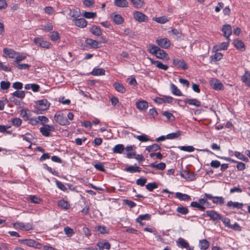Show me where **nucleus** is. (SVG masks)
Instances as JSON below:
<instances>
[{
	"instance_id": "nucleus-34",
	"label": "nucleus",
	"mask_w": 250,
	"mask_h": 250,
	"mask_svg": "<svg viewBox=\"0 0 250 250\" xmlns=\"http://www.w3.org/2000/svg\"><path fill=\"white\" fill-rule=\"evenodd\" d=\"M223 55L221 53H216L214 55H212L210 57V62H216L219 61L223 58Z\"/></svg>"
},
{
	"instance_id": "nucleus-63",
	"label": "nucleus",
	"mask_w": 250,
	"mask_h": 250,
	"mask_svg": "<svg viewBox=\"0 0 250 250\" xmlns=\"http://www.w3.org/2000/svg\"><path fill=\"white\" fill-rule=\"evenodd\" d=\"M9 101L13 103L16 105H20L21 103L20 100H18L13 96L9 97L8 101Z\"/></svg>"
},
{
	"instance_id": "nucleus-35",
	"label": "nucleus",
	"mask_w": 250,
	"mask_h": 250,
	"mask_svg": "<svg viewBox=\"0 0 250 250\" xmlns=\"http://www.w3.org/2000/svg\"><path fill=\"white\" fill-rule=\"evenodd\" d=\"M124 171L131 173L135 172H140L141 171V168L139 167H134L133 166H130L128 167H125L124 169Z\"/></svg>"
},
{
	"instance_id": "nucleus-32",
	"label": "nucleus",
	"mask_w": 250,
	"mask_h": 250,
	"mask_svg": "<svg viewBox=\"0 0 250 250\" xmlns=\"http://www.w3.org/2000/svg\"><path fill=\"white\" fill-rule=\"evenodd\" d=\"M113 87L119 92L121 93H124L125 92V88L121 83L115 82L113 84Z\"/></svg>"
},
{
	"instance_id": "nucleus-62",
	"label": "nucleus",
	"mask_w": 250,
	"mask_h": 250,
	"mask_svg": "<svg viewBox=\"0 0 250 250\" xmlns=\"http://www.w3.org/2000/svg\"><path fill=\"white\" fill-rule=\"evenodd\" d=\"M29 199L32 203L35 204H39L41 201V199L35 195L30 196Z\"/></svg>"
},
{
	"instance_id": "nucleus-48",
	"label": "nucleus",
	"mask_w": 250,
	"mask_h": 250,
	"mask_svg": "<svg viewBox=\"0 0 250 250\" xmlns=\"http://www.w3.org/2000/svg\"><path fill=\"white\" fill-rule=\"evenodd\" d=\"M58 205L59 207L65 209H68L70 207L68 202L63 199L59 201Z\"/></svg>"
},
{
	"instance_id": "nucleus-19",
	"label": "nucleus",
	"mask_w": 250,
	"mask_h": 250,
	"mask_svg": "<svg viewBox=\"0 0 250 250\" xmlns=\"http://www.w3.org/2000/svg\"><path fill=\"white\" fill-rule=\"evenodd\" d=\"M229 42H223L218 45H215L213 48L214 51H217L219 50H225L228 49Z\"/></svg>"
},
{
	"instance_id": "nucleus-2",
	"label": "nucleus",
	"mask_w": 250,
	"mask_h": 250,
	"mask_svg": "<svg viewBox=\"0 0 250 250\" xmlns=\"http://www.w3.org/2000/svg\"><path fill=\"white\" fill-rule=\"evenodd\" d=\"M54 120L56 123L61 125H70V123L66 116L62 112H57L54 115Z\"/></svg>"
},
{
	"instance_id": "nucleus-45",
	"label": "nucleus",
	"mask_w": 250,
	"mask_h": 250,
	"mask_svg": "<svg viewBox=\"0 0 250 250\" xmlns=\"http://www.w3.org/2000/svg\"><path fill=\"white\" fill-rule=\"evenodd\" d=\"M162 115L165 116L168 121L173 122L175 120V118L174 115L168 111H163L162 113Z\"/></svg>"
},
{
	"instance_id": "nucleus-33",
	"label": "nucleus",
	"mask_w": 250,
	"mask_h": 250,
	"mask_svg": "<svg viewBox=\"0 0 250 250\" xmlns=\"http://www.w3.org/2000/svg\"><path fill=\"white\" fill-rule=\"evenodd\" d=\"M170 86L171 92L173 95L178 96L182 95V92L175 84L171 83Z\"/></svg>"
},
{
	"instance_id": "nucleus-58",
	"label": "nucleus",
	"mask_w": 250,
	"mask_h": 250,
	"mask_svg": "<svg viewBox=\"0 0 250 250\" xmlns=\"http://www.w3.org/2000/svg\"><path fill=\"white\" fill-rule=\"evenodd\" d=\"M11 122L13 125L19 127L21 125L22 120L20 118H15L12 119Z\"/></svg>"
},
{
	"instance_id": "nucleus-54",
	"label": "nucleus",
	"mask_w": 250,
	"mask_h": 250,
	"mask_svg": "<svg viewBox=\"0 0 250 250\" xmlns=\"http://www.w3.org/2000/svg\"><path fill=\"white\" fill-rule=\"evenodd\" d=\"M212 202L214 204L222 205L224 203V198L222 196H214Z\"/></svg>"
},
{
	"instance_id": "nucleus-38",
	"label": "nucleus",
	"mask_w": 250,
	"mask_h": 250,
	"mask_svg": "<svg viewBox=\"0 0 250 250\" xmlns=\"http://www.w3.org/2000/svg\"><path fill=\"white\" fill-rule=\"evenodd\" d=\"M176 211L182 215H187L189 212L188 208L182 205L178 206L177 208Z\"/></svg>"
},
{
	"instance_id": "nucleus-42",
	"label": "nucleus",
	"mask_w": 250,
	"mask_h": 250,
	"mask_svg": "<svg viewBox=\"0 0 250 250\" xmlns=\"http://www.w3.org/2000/svg\"><path fill=\"white\" fill-rule=\"evenodd\" d=\"M149 167L152 168H155L157 169L164 170L166 168V165L165 163L161 162L158 164L151 163L149 165Z\"/></svg>"
},
{
	"instance_id": "nucleus-15",
	"label": "nucleus",
	"mask_w": 250,
	"mask_h": 250,
	"mask_svg": "<svg viewBox=\"0 0 250 250\" xmlns=\"http://www.w3.org/2000/svg\"><path fill=\"white\" fill-rule=\"evenodd\" d=\"M89 31L93 35L96 36H100L102 34V31L100 26L96 25H93L91 27H90Z\"/></svg>"
},
{
	"instance_id": "nucleus-8",
	"label": "nucleus",
	"mask_w": 250,
	"mask_h": 250,
	"mask_svg": "<svg viewBox=\"0 0 250 250\" xmlns=\"http://www.w3.org/2000/svg\"><path fill=\"white\" fill-rule=\"evenodd\" d=\"M34 41L37 45L44 48H49L51 45L49 42L44 41L42 38H36Z\"/></svg>"
},
{
	"instance_id": "nucleus-22",
	"label": "nucleus",
	"mask_w": 250,
	"mask_h": 250,
	"mask_svg": "<svg viewBox=\"0 0 250 250\" xmlns=\"http://www.w3.org/2000/svg\"><path fill=\"white\" fill-rule=\"evenodd\" d=\"M112 15V19L115 24H121L124 22V19L121 15L116 13H113Z\"/></svg>"
},
{
	"instance_id": "nucleus-14",
	"label": "nucleus",
	"mask_w": 250,
	"mask_h": 250,
	"mask_svg": "<svg viewBox=\"0 0 250 250\" xmlns=\"http://www.w3.org/2000/svg\"><path fill=\"white\" fill-rule=\"evenodd\" d=\"M97 246L99 247V250H103L104 249L109 250L110 249V244L106 240H103L99 241Z\"/></svg>"
},
{
	"instance_id": "nucleus-55",
	"label": "nucleus",
	"mask_w": 250,
	"mask_h": 250,
	"mask_svg": "<svg viewBox=\"0 0 250 250\" xmlns=\"http://www.w3.org/2000/svg\"><path fill=\"white\" fill-rule=\"evenodd\" d=\"M10 83L9 81H2L0 83V88L2 90H8L10 86Z\"/></svg>"
},
{
	"instance_id": "nucleus-10",
	"label": "nucleus",
	"mask_w": 250,
	"mask_h": 250,
	"mask_svg": "<svg viewBox=\"0 0 250 250\" xmlns=\"http://www.w3.org/2000/svg\"><path fill=\"white\" fill-rule=\"evenodd\" d=\"M156 42L159 46L165 49L168 48L171 45L170 40L166 38L157 40Z\"/></svg>"
},
{
	"instance_id": "nucleus-37",
	"label": "nucleus",
	"mask_w": 250,
	"mask_h": 250,
	"mask_svg": "<svg viewBox=\"0 0 250 250\" xmlns=\"http://www.w3.org/2000/svg\"><path fill=\"white\" fill-rule=\"evenodd\" d=\"M19 241L23 244H25L29 247H34L36 244V241L32 239H20Z\"/></svg>"
},
{
	"instance_id": "nucleus-3",
	"label": "nucleus",
	"mask_w": 250,
	"mask_h": 250,
	"mask_svg": "<svg viewBox=\"0 0 250 250\" xmlns=\"http://www.w3.org/2000/svg\"><path fill=\"white\" fill-rule=\"evenodd\" d=\"M85 42L86 44L82 43L81 45V47L83 50H87L88 48V45H89L91 48L97 49L99 47V44L101 42H98L90 38L86 39Z\"/></svg>"
},
{
	"instance_id": "nucleus-53",
	"label": "nucleus",
	"mask_w": 250,
	"mask_h": 250,
	"mask_svg": "<svg viewBox=\"0 0 250 250\" xmlns=\"http://www.w3.org/2000/svg\"><path fill=\"white\" fill-rule=\"evenodd\" d=\"M134 137H136L139 141L141 142H146L150 140L151 141V140L148 138L146 134H142L138 136L134 135Z\"/></svg>"
},
{
	"instance_id": "nucleus-20",
	"label": "nucleus",
	"mask_w": 250,
	"mask_h": 250,
	"mask_svg": "<svg viewBox=\"0 0 250 250\" xmlns=\"http://www.w3.org/2000/svg\"><path fill=\"white\" fill-rule=\"evenodd\" d=\"M155 57L157 58L165 59L166 60H168L169 59L168 55L166 52L160 49V48H159V50L157 52V54H156Z\"/></svg>"
},
{
	"instance_id": "nucleus-5",
	"label": "nucleus",
	"mask_w": 250,
	"mask_h": 250,
	"mask_svg": "<svg viewBox=\"0 0 250 250\" xmlns=\"http://www.w3.org/2000/svg\"><path fill=\"white\" fill-rule=\"evenodd\" d=\"M55 130L53 125L47 124H43V126L40 128V131L42 135L45 137H48L50 135V132Z\"/></svg>"
},
{
	"instance_id": "nucleus-40",
	"label": "nucleus",
	"mask_w": 250,
	"mask_h": 250,
	"mask_svg": "<svg viewBox=\"0 0 250 250\" xmlns=\"http://www.w3.org/2000/svg\"><path fill=\"white\" fill-rule=\"evenodd\" d=\"M125 149V146L123 144H118L115 146L113 148V152L114 153L121 154Z\"/></svg>"
},
{
	"instance_id": "nucleus-30",
	"label": "nucleus",
	"mask_w": 250,
	"mask_h": 250,
	"mask_svg": "<svg viewBox=\"0 0 250 250\" xmlns=\"http://www.w3.org/2000/svg\"><path fill=\"white\" fill-rule=\"evenodd\" d=\"M227 206L229 208H235L238 209H241L243 207V204L237 202H232L231 201H229L227 203Z\"/></svg>"
},
{
	"instance_id": "nucleus-18",
	"label": "nucleus",
	"mask_w": 250,
	"mask_h": 250,
	"mask_svg": "<svg viewBox=\"0 0 250 250\" xmlns=\"http://www.w3.org/2000/svg\"><path fill=\"white\" fill-rule=\"evenodd\" d=\"M234 46L238 49L244 51L245 50V45L244 43L239 39H236L233 41Z\"/></svg>"
},
{
	"instance_id": "nucleus-39",
	"label": "nucleus",
	"mask_w": 250,
	"mask_h": 250,
	"mask_svg": "<svg viewBox=\"0 0 250 250\" xmlns=\"http://www.w3.org/2000/svg\"><path fill=\"white\" fill-rule=\"evenodd\" d=\"M3 53L6 55L8 56L10 58H14L16 57L17 53H16L14 50L11 49H8L7 48H4L3 49Z\"/></svg>"
},
{
	"instance_id": "nucleus-23",
	"label": "nucleus",
	"mask_w": 250,
	"mask_h": 250,
	"mask_svg": "<svg viewBox=\"0 0 250 250\" xmlns=\"http://www.w3.org/2000/svg\"><path fill=\"white\" fill-rule=\"evenodd\" d=\"M184 102L185 104L193 105L197 107L201 106V102L196 99H186L184 100Z\"/></svg>"
},
{
	"instance_id": "nucleus-59",
	"label": "nucleus",
	"mask_w": 250,
	"mask_h": 250,
	"mask_svg": "<svg viewBox=\"0 0 250 250\" xmlns=\"http://www.w3.org/2000/svg\"><path fill=\"white\" fill-rule=\"evenodd\" d=\"M178 148L181 150L187 152H192L195 150V148L192 146H179Z\"/></svg>"
},
{
	"instance_id": "nucleus-7",
	"label": "nucleus",
	"mask_w": 250,
	"mask_h": 250,
	"mask_svg": "<svg viewBox=\"0 0 250 250\" xmlns=\"http://www.w3.org/2000/svg\"><path fill=\"white\" fill-rule=\"evenodd\" d=\"M173 64L177 68L185 70L188 68L187 63L183 59L174 58L172 60Z\"/></svg>"
},
{
	"instance_id": "nucleus-50",
	"label": "nucleus",
	"mask_w": 250,
	"mask_h": 250,
	"mask_svg": "<svg viewBox=\"0 0 250 250\" xmlns=\"http://www.w3.org/2000/svg\"><path fill=\"white\" fill-rule=\"evenodd\" d=\"M83 16L87 19H93L96 17L97 13L96 12L85 11L83 13Z\"/></svg>"
},
{
	"instance_id": "nucleus-31",
	"label": "nucleus",
	"mask_w": 250,
	"mask_h": 250,
	"mask_svg": "<svg viewBox=\"0 0 250 250\" xmlns=\"http://www.w3.org/2000/svg\"><path fill=\"white\" fill-rule=\"evenodd\" d=\"M115 5L119 7H127L128 5V2L126 0H115L114 1Z\"/></svg>"
},
{
	"instance_id": "nucleus-9",
	"label": "nucleus",
	"mask_w": 250,
	"mask_h": 250,
	"mask_svg": "<svg viewBox=\"0 0 250 250\" xmlns=\"http://www.w3.org/2000/svg\"><path fill=\"white\" fill-rule=\"evenodd\" d=\"M221 31L223 33V35L226 38L229 42L230 41L229 38L230 36L232 34V28L230 24H226L223 25Z\"/></svg>"
},
{
	"instance_id": "nucleus-61",
	"label": "nucleus",
	"mask_w": 250,
	"mask_h": 250,
	"mask_svg": "<svg viewBox=\"0 0 250 250\" xmlns=\"http://www.w3.org/2000/svg\"><path fill=\"white\" fill-rule=\"evenodd\" d=\"M56 185L57 187L62 190L63 191H65L67 190V188L65 187V186L60 181L56 180L55 181Z\"/></svg>"
},
{
	"instance_id": "nucleus-41",
	"label": "nucleus",
	"mask_w": 250,
	"mask_h": 250,
	"mask_svg": "<svg viewBox=\"0 0 250 250\" xmlns=\"http://www.w3.org/2000/svg\"><path fill=\"white\" fill-rule=\"evenodd\" d=\"M69 15L71 17L74 18V19H76L81 15L80 10L79 8H76L72 10H70Z\"/></svg>"
},
{
	"instance_id": "nucleus-56",
	"label": "nucleus",
	"mask_w": 250,
	"mask_h": 250,
	"mask_svg": "<svg viewBox=\"0 0 250 250\" xmlns=\"http://www.w3.org/2000/svg\"><path fill=\"white\" fill-rule=\"evenodd\" d=\"M64 231L67 236L71 237L74 233V230L69 227H65L64 228Z\"/></svg>"
},
{
	"instance_id": "nucleus-4",
	"label": "nucleus",
	"mask_w": 250,
	"mask_h": 250,
	"mask_svg": "<svg viewBox=\"0 0 250 250\" xmlns=\"http://www.w3.org/2000/svg\"><path fill=\"white\" fill-rule=\"evenodd\" d=\"M134 19L139 22H147L148 18L145 14L141 12L136 11L133 13Z\"/></svg>"
},
{
	"instance_id": "nucleus-36",
	"label": "nucleus",
	"mask_w": 250,
	"mask_h": 250,
	"mask_svg": "<svg viewBox=\"0 0 250 250\" xmlns=\"http://www.w3.org/2000/svg\"><path fill=\"white\" fill-rule=\"evenodd\" d=\"M27 91L16 90L13 93H11V95L15 97L21 99H23L25 96V93H27Z\"/></svg>"
},
{
	"instance_id": "nucleus-60",
	"label": "nucleus",
	"mask_w": 250,
	"mask_h": 250,
	"mask_svg": "<svg viewBox=\"0 0 250 250\" xmlns=\"http://www.w3.org/2000/svg\"><path fill=\"white\" fill-rule=\"evenodd\" d=\"M12 87L17 90H20L23 88V84L20 82H16L12 84Z\"/></svg>"
},
{
	"instance_id": "nucleus-49",
	"label": "nucleus",
	"mask_w": 250,
	"mask_h": 250,
	"mask_svg": "<svg viewBox=\"0 0 250 250\" xmlns=\"http://www.w3.org/2000/svg\"><path fill=\"white\" fill-rule=\"evenodd\" d=\"M97 228L100 234H104L108 233L109 232V229L105 226H99Z\"/></svg>"
},
{
	"instance_id": "nucleus-46",
	"label": "nucleus",
	"mask_w": 250,
	"mask_h": 250,
	"mask_svg": "<svg viewBox=\"0 0 250 250\" xmlns=\"http://www.w3.org/2000/svg\"><path fill=\"white\" fill-rule=\"evenodd\" d=\"M160 146L157 144H154L152 145L146 146V150L148 152L156 151L158 150H160Z\"/></svg>"
},
{
	"instance_id": "nucleus-44",
	"label": "nucleus",
	"mask_w": 250,
	"mask_h": 250,
	"mask_svg": "<svg viewBox=\"0 0 250 250\" xmlns=\"http://www.w3.org/2000/svg\"><path fill=\"white\" fill-rule=\"evenodd\" d=\"M209 242L206 239L201 240L199 241V246L201 250H206L209 247Z\"/></svg>"
},
{
	"instance_id": "nucleus-6",
	"label": "nucleus",
	"mask_w": 250,
	"mask_h": 250,
	"mask_svg": "<svg viewBox=\"0 0 250 250\" xmlns=\"http://www.w3.org/2000/svg\"><path fill=\"white\" fill-rule=\"evenodd\" d=\"M13 227L16 229H20L21 230H29L33 229V226L30 223H26L25 224L22 222H16L13 223Z\"/></svg>"
},
{
	"instance_id": "nucleus-64",
	"label": "nucleus",
	"mask_w": 250,
	"mask_h": 250,
	"mask_svg": "<svg viewBox=\"0 0 250 250\" xmlns=\"http://www.w3.org/2000/svg\"><path fill=\"white\" fill-rule=\"evenodd\" d=\"M124 203L125 205L128 206L131 208H133L136 206V204L135 203L127 199L124 200Z\"/></svg>"
},
{
	"instance_id": "nucleus-47",
	"label": "nucleus",
	"mask_w": 250,
	"mask_h": 250,
	"mask_svg": "<svg viewBox=\"0 0 250 250\" xmlns=\"http://www.w3.org/2000/svg\"><path fill=\"white\" fill-rule=\"evenodd\" d=\"M131 3L135 8L139 9L143 7L144 4L143 0H130Z\"/></svg>"
},
{
	"instance_id": "nucleus-16",
	"label": "nucleus",
	"mask_w": 250,
	"mask_h": 250,
	"mask_svg": "<svg viewBox=\"0 0 250 250\" xmlns=\"http://www.w3.org/2000/svg\"><path fill=\"white\" fill-rule=\"evenodd\" d=\"M73 21L77 26L81 28L85 27L87 24V21L83 18L74 19Z\"/></svg>"
},
{
	"instance_id": "nucleus-28",
	"label": "nucleus",
	"mask_w": 250,
	"mask_h": 250,
	"mask_svg": "<svg viewBox=\"0 0 250 250\" xmlns=\"http://www.w3.org/2000/svg\"><path fill=\"white\" fill-rule=\"evenodd\" d=\"M93 76H102L105 74V70L102 68L95 67L90 73Z\"/></svg>"
},
{
	"instance_id": "nucleus-29",
	"label": "nucleus",
	"mask_w": 250,
	"mask_h": 250,
	"mask_svg": "<svg viewBox=\"0 0 250 250\" xmlns=\"http://www.w3.org/2000/svg\"><path fill=\"white\" fill-rule=\"evenodd\" d=\"M176 198L181 201H188L191 199L190 196L188 194H184L181 192H176L175 193Z\"/></svg>"
},
{
	"instance_id": "nucleus-21",
	"label": "nucleus",
	"mask_w": 250,
	"mask_h": 250,
	"mask_svg": "<svg viewBox=\"0 0 250 250\" xmlns=\"http://www.w3.org/2000/svg\"><path fill=\"white\" fill-rule=\"evenodd\" d=\"M241 80L247 86L250 87V72L245 70V74L241 77Z\"/></svg>"
},
{
	"instance_id": "nucleus-57",
	"label": "nucleus",
	"mask_w": 250,
	"mask_h": 250,
	"mask_svg": "<svg viewBox=\"0 0 250 250\" xmlns=\"http://www.w3.org/2000/svg\"><path fill=\"white\" fill-rule=\"evenodd\" d=\"M95 168L100 171L104 172L105 169L104 168V165L102 163L100 162H96V164L94 165Z\"/></svg>"
},
{
	"instance_id": "nucleus-43",
	"label": "nucleus",
	"mask_w": 250,
	"mask_h": 250,
	"mask_svg": "<svg viewBox=\"0 0 250 250\" xmlns=\"http://www.w3.org/2000/svg\"><path fill=\"white\" fill-rule=\"evenodd\" d=\"M181 131L177 130L175 132L169 133L166 135L167 139H174L178 138L181 134Z\"/></svg>"
},
{
	"instance_id": "nucleus-26",
	"label": "nucleus",
	"mask_w": 250,
	"mask_h": 250,
	"mask_svg": "<svg viewBox=\"0 0 250 250\" xmlns=\"http://www.w3.org/2000/svg\"><path fill=\"white\" fill-rule=\"evenodd\" d=\"M212 87L216 90H220L223 89L224 85L219 80H215L211 83Z\"/></svg>"
},
{
	"instance_id": "nucleus-13",
	"label": "nucleus",
	"mask_w": 250,
	"mask_h": 250,
	"mask_svg": "<svg viewBox=\"0 0 250 250\" xmlns=\"http://www.w3.org/2000/svg\"><path fill=\"white\" fill-rule=\"evenodd\" d=\"M206 214L207 216L210 217V219L213 221L220 220L221 217V214L213 210L207 211Z\"/></svg>"
},
{
	"instance_id": "nucleus-12",
	"label": "nucleus",
	"mask_w": 250,
	"mask_h": 250,
	"mask_svg": "<svg viewBox=\"0 0 250 250\" xmlns=\"http://www.w3.org/2000/svg\"><path fill=\"white\" fill-rule=\"evenodd\" d=\"M148 60L150 61L152 64L155 65L157 68L160 69L167 70L168 68V66L167 65L164 64L159 61H155L151 58H148Z\"/></svg>"
},
{
	"instance_id": "nucleus-25",
	"label": "nucleus",
	"mask_w": 250,
	"mask_h": 250,
	"mask_svg": "<svg viewBox=\"0 0 250 250\" xmlns=\"http://www.w3.org/2000/svg\"><path fill=\"white\" fill-rule=\"evenodd\" d=\"M137 108L141 110H145L148 107V103L144 100H142L138 102L136 104Z\"/></svg>"
},
{
	"instance_id": "nucleus-24",
	"label": "nucleus",
	"mask_w": 250,
	"mask_h": 250,
	"mask_svg": "<svg viewBox=\"0 0 250 250\" xmlns=\"http://www.w3.org/2000/svg\"><path fill=\"white\" fill-rule=\"evenodd\" d=\"M151 218V215L149 214H145L139 215L136 219V222L139 223L141 225H144V223L142 222L143 220H149Z\"/></svg>"
},
{
	"instance_id": "nucleus-1",
	"label": "nucleus",
	"mask_w": 250,
	"mask_h": 250,
	"mask_svg": "<svg viewBox=\"0 0 250 250\" xmlns=\"http://www.w3.org/2000/svg\"><path fill=\"white\" fill-rule=\"evenodd\" d=\"M50 104L46 99H42L35 102L34 112L37 114H42V112L47 110Z\"/></svg>"
},
{
	"instance_id": "nucleus-17",
	"label": "nucleus",
	"mask_w": 250,
	"mask_h": 250,
	"mask_svg": "<svg viewBox=\"0 0 250 250\" xmlns=\"http://www.w3.org/2000/svg\"><path fill=\"white\" fill-rule=\"evenodd\" d=\"M188 243L184 238L179 237L176 241V245L181 249L188 247Z\"/></svg>"
},
{
	"instance_id": "nucleus-27",
	"label": "nucleus",
	"mask_w": 250,
	"mask_h": 250,
	"mask_svg": "<svg viewBox=\"0 0 250 250\" xmlns=\"http://www.w3.org/2000/svg\"><path fill=\"white\" fill-rule=\"evenodd\" d=\"M159 48L160 47L152 44H149L147 45V50L150 53L154 55L155 56L156 54H157V52L159 51Z\"/></svg>"
},
{
	"instance_id": "nucleus-11",
	"label": "nucleus",
	"mask_w": 250,
	"mask_h": 250,
	"mask_svg": "<svg viewBox=\"0 0 250 250\" xmlns=\"http://www.w3.org/2000/svg\"><path fill=\"white\" fill-rule=\"evenodd\" d=\"M181 175L187 180L193 181L195 179L194 173L188 169L183 170Z\"/></svg>"
},
{
	"instance_id": "nucleus-51",
	"label": "nucleus",
	"mask_w": 250,
	"mask_h": 250,
	"mask_svg": "<svg viewBox=\"0 0 250 250\" xmlns=\"http://www.w3.org/2000/svg\"><path fill=\"white\" fill-rule=\"evenodd\" d=\"M49 38L52 41H56L60 38V34L57 31H53L49 35Z\"/></svg>"
},
{
	"instance_id": "nucleus-52",
	"label": "nucleus",
	"mask_w": 250,
	"mask_h": 250,
	"mask_svg": "<svg viewBox=\"0 0 250 250\" xmlns=\"http://www.w3.org/2000/svg\"><path fill=\"white\" fill-rule=\"evenodd\" d=\"M158 185L156 182L149 183L146 185V188L149 191H152L154 189L157 188Z\"/></svg>"
}]
</instances>
